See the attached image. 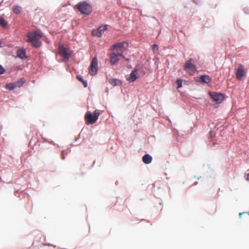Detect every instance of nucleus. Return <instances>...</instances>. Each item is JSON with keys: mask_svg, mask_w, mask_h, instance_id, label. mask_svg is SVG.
<instances>
[{"mask_svg": "<svg viewBox=\"0 0 249 249\" xmlns=\"http://www.w3.org/2000/svg\"><path fill=\"white\" fill-rule=\"evenodd\" d=\"M26 52L24 50H19L17 52V54L18 57L23 59L25 57Z\"/></svg>", "mask_w": 249, "mask_h": 249, "instance_id": "nucleus-16", "label": "nucleus"}, {"mask_svg": "<svg viewBox=\"0 0 249 249\" xmlns=\"http://www.w3.org/2000/svg\"><path fill=\"white\" fill-rule=\"evenodd\" d=\"M197 82L200 83H209L211 82V79H198Z\"/></svg>", "mask_w": 249, "mask_h": 249, "instance_id": "nucleus-19", "label": "nucleus"}, {"mask_svg": "<svg viewBox=\"0 0 249 249\" xmlns=\"http://www.w3.org/2000/svg\"><path fill=\"white\" fill-rule=\"evenodd\" d=\"M209 94L216 103H220L223 100V96L221 93L210 92Z\"/></svg>", "mask_w": 249, "mask_h": 249, "instance_id": "nucleus-10", "label": "nucleus"}, {"mask_svg": "<svg viewBox=\"0 0 249 249\" xmlns=\"http://www.w3.org/2000/svg\"><path fill=\"white\" fill-rule=\"evenodd\" d=\"M108 82L113 86L120 85L122 84L119 79H109Z\"/></svg>", "mask_w": 249, "mask_h": 249, "instance_id": "nucleus-15", "label": "nucleus"}, {"mask_svg": "<svg viewBox=\"0 0 249 249\" xmlns=\"http://www.w3.org/2000/svg\"><path fill=\"white\" fill-rule=\"evenodd\" d=\"M60 54L64 58L69 59L71 56L69 50L65 48L63 45H59L58 47Z\"/></svg>", "mask_w": 249, "mask_h": 249, "instance_id": "nucleus-9", "label": "nucleus"}, {"mask_svg": "<svg viewBox=\"0 0 249 249\" xmlns=\"http://www.w3.org/2000/svg\"><path fill=\"white\" fill-rule=\"evenodd\" d=\"M98 70V60L96 57H94L92 59L91 63L90 65V69L89 72L92 76L94 75Z\"/></svg>", "mask_w": 249, "mask_h": 249, "instance_id": "nucleus-8", "label": "nucleus"}, {"mask_svg": "<svg viewBox=\"0 0 249 249\" xmlns=\"http://www.w3.org/2000/svg\"><path fill=\"white\" fill-rule=\"evenodd\" d=\"M7 22L3 17H0V25L2 27L5 28L7 26Z\"/></svg>", "mask_w": 249, "mask_h": 249, "instance_id": "nucleus-18", "label": "nucleus"}, {"mask_svg": "<svg viewBox=\"0 0 249 249\" xmlns=\"http://www.w3.org/2000/svg\"><path fill=\"white\" fill-rule=\"evenodd\" d=\"M100 113L98 112L95 111L92 114L90 112L88 111L85 116V119L87 124H94L98 120Z\"/></svg>", "mask_w": 249, "mask_h": 249, "instance_id": "nucleus-3", "label": "nucleus"}, {"mask_svg": "<svg viewBox=\"0 0 249 249\" xmlns=\"http://www.w3.org/2000/svg\"><path fill=\"white\" fill-rule=\"evenodd\" d=\"M79 81L81 82L84 87L86 88L87 87V82L84 80V79H78Z\"/></svg>", "mask_w": 249, "mask_h": 249, "instance_id": "nucleus-21", "label": "nucleus"}, {"mask_svg": "<svg viewBox=\"0 0 249 249\" xmlns=\"http://www.w3.org/2000/svg\"><path fill=\"white\" fill-rule=\"evenodd\" d=\"M184 70L191 75L196 71V68L194 65V61L192 59H189L187 60L184 66Z\"/></svg>", "mask_w": 249, "mask_h": 249, "instance_id": "nucleus-4", "label": "nucleus"}, {"mask_svg": "<svg viewBox=\"0 0 249 249\" xmlns=\"http://www.w3.org/2000/svg\"><path fill=\"white\" fill-rule=\"evenodd\" d=\"M142 160L145 164H149L152 161V158L149 154H145L142 157Z\"/></svg>", "mask_w": 249, "mask_h": 249, "instance_id": "nucleus-14", "label": "nucleus"}, {"mask_svg": "<svg viewBox=\"0 0 249 249\" xmlns=\"http://www.w3.org/2000/svg\"><path fill=\"white\" fill-rule=\"evenodd\" d=\"M136 79H133V78H131V79H128V80H129V82H134L135 81Z\"/></svg>", "mask_w": 249, "mask_h": 249, "instance_id": "nucleus-24", "label": "nucleus"}, {"mask_svg": "<svg viewBox=\"0 0 249 249\" xmlns=\"http://www.w3.org/2000/svg\"><path fill=\"white\" fill-rule=\"evenodd\" d=\"M107 26H103L99 27L97 30H94L92 31V35L98 37L102 36L104 32L107 30Z\"/></svg>", "mask_w": 249, "mask_h": 249, "instance_id": "nucleus-13", "label": "nucleus"}, {"mask_svg": "<svg viewBox=\"0 0 249 249\" xmlns=\"http://www.w3.org/2000/svg\"><path fill=\"white\" fill-rule=\"evenodd\" d=\"M21 7L18 5H14L13 7V10L16 14H19L21 12Z\"/></svg>", "mask_w": 249, "mask_h": 249, "instance_id": "nucleus-17", "label": "nucleus"}, {"mask_svg": "<svg viewBox=\"0 0 249 249\" xmlns=\"http://www.w3.org/2000/svg\"><path fill=\"white\" fill-rule=\"evenodd\" d=\"M23 83L24 81L22 80V79H21L17 82L10 83L7 84L6 85V88L11 90L14 89L16 87H20L21 86H22Z\"/></svg>", "mask_w": 249, "mask_h": 249, "instance_id": "nucleus-12", "label": "nucleus"}, {"mask_svg": "<svg viewBox=\"0 0 249 249\" xmlns=\"http://www.w3.org/2000/svg\"><path fill=\"white\" fill-rule=\"evenodd\" d=\"M61 158H62V159H63V160H64V159H65V157H64V153H63V152H62V155H61Z\"/></svg>", "mask_w": 249, "mask_h": 249, "instance_id": "nucleus-25", "label": "nucleus"}, {"mask_svg": "<svg viewBox=\"0 0 249 249\" xmlns=\"http://www.w3.org/2000/svg\"><path fill=\"white\" fill-rule=\"evenodd\" d=\"M76 78H80V77H79L78 76H76Z\"/></svg>", "mask_w": 249, "mask_h": 249, "instance_id": "nucleus-28", "label": "nucleus"}, {"mask_svg": "<svg viewBox=\"0 0 249 249\" xmlns=\"http://www.w3.org/2000/svg\"><path fill=\"white\" fill-rule=\"evenodd\" d=\"M122 57L124 58L122 53L119 52L115 53L113 52L110 54V61L112 65L116 64L120 59V58Z\"/></svg>", "mask_w": 249, "mask_h": 249, "instance_id": "nucleus-7", "label": "nucleus"}, {"mask_svg": "<svg viewBox=\"0 0 249 249\" xmlns=\"http://www.w3.org/2000/svg\"><path fill=\"white\" fill-rule=\"evenodd\" d=\"M176 84L177 85V89H178L179 88L182 87V80L181 79H178L176 82Z\"/></svg>", "mask_w": 249, "mask_h": 249, "instance_id": "nucleus-20", "label": "nucleus"}, {"mask_svg": "<svg viewBox=\"0 0 249 249\" xmlns=\"http://www.w3.org/2000/svg\"><path fill=\"white\" fill-rule=\"evenodd\" d=\"M76 7L84 15H89L92 11L91 6L86 1L80 2L76 5Z\"/></svg>", "mask_w": 249, "mask_h": 249, "instance_id": "nucleus-2", "label": "nucleus"}, {"mask_svg": "<svg viewBox=\"0 0 249 249\" xmlns=\"http://www.w3.org/2000/svg\"><path fill=\"white\" fill-rule=\"evenodd\" d=\"M199 78H209V77L206 75H200V77Z\"/></svg>", "mask_w": 249, "mask_h": 249, "instance_id": "nucleus-23", "label": "nucleus"}, {"mask_svg": "<svg viewBox=\"0 0 249 249\" xmlns=\"http://www.w3.org/2000/svg\"><path fill=\"white\" fill-rule=\"evenodd\" d=\"M247 180H248V181H249V174L248 175V176H247Z\"/></svg>", "mask_w": 249, "mask_h": 249, "instance_id": "nucleus-27", "label": "nucleus"}, {"mask_svg": "<svg viewBox=\"0 0 249 249\" xmlns=\"http://www.w3.org/2000/svg\"><path fill=\"white\" fill-rule=\"evenodd\" d=\"M5 72V69L0 65V74H3Z\"/></svg>", "mask_w": 249, "mask_h": 249, "instance_id": "nucleus-22", "label": "nucleus"}, {"mask_svg": "<svg viewBox=\"0 0 249 249\" xmlns=\"http://www.w3.org/2000/svg\"><path fill=\"white\" fill-rule=\"evenodd\" d=\"M128 46V44L126 42L123 41L122 42L114 44L112 47V50L116 51L120 53H123V52L126 50Z\"/></svg>", "mask_w": 249, "mask_h": 249, "instance_id": "nucleus-6", "label": "nucleus"}, {"mask_svg": "<svg viewBox=\"0 0 249 249\" xmlns=\"http://www.w3.org/2000/svg\"><path fill=\"white\" fill-rule=\"evenodd\" d=\"M145 73L144 68L142 66H136L134 71H133L129 78H139L142 77Z\"/></svg>", "mask_w": 249, "mask_h": 249, "instance_id": "nucleus-5", "label": "nucleus"}, {"mask_svg": "<svg viewBox=\"0 0 249 249\" xmlns=\"http://www.w3.org/2000/svg\"><path fill=\"white\" fill-rule=\"evenodd\" d=\"M157 47H158V45H156V44H154V45H153V49H155V48H157Z\"/></svg>", "mask_w": 249, "mask_h": 249, "instance_id": "nucleus-26", "label": "nucleus"}, {"mask_svg": "<svg viewBox=\"0 0 249 249\" xmlns=\"http://www.w3.org/2000/svg\"><path fill=\"white\" fill-rule=\"evenodd\" d=\"M246 73V70L245 67L242 65L240 64L237 69L236 71V74L237 78H242L245 76Z\"/></svg>", "mask_w": 249, "mask_h": 249, "instance_id": "nucleus-11", "label": "nucleus"}, {"mask_svg": "<svg viewBox=\"0 0 249 249\" xmlns=\"http://www.w3.org/2000/svg\"><path fill=\"white\" fill-rule=\"evenodd\" d=\"M27 36L28 37L27 41L30 42L34 47H39L40 46L41 43L39 39L42 36L41 33L37 31L30 32Z\"/></svg>", "mask_w": 249, "mask_h": 249, "instance_id": "nucleus-1", "label": "nucleus"}]
</instances>
